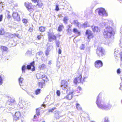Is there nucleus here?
<instances>
[{"label":"nucleus","instance_id":"31","mask_svg":"<svg viewBox=\"0 0 122 122\" xmlns=\"http://www.w3.org/2000/svg\"><path fill=\"white\" fill-rule=\"evenodd\" d=\"M85 48V44H82L81 45L80 48L82 50H84Z\"/></svg>","mask_w":122,"mask_h":122},{"label":"nucleus","instance_id":"18","mask_svg":"<svg viewBox=\"0 0 122 122\" xmlns=\"http://www.w3.org/2000/svg\"><path fill=\"white\" fill-rule=\"evenodd\" d=\"M80 25L82 27L84 28L89 27L90 26V25L89 24L87 21H86L85 22L82 24H80Z\"/></svg>","mask_w":122,"mask_h":122},{"label":"nucleus","instance_id":"50","mask_svg":"<svg viewBox=\"0 0 122 122\" xmlns=\"http://www.w3.org/2000/svg\"><path fill=\"white\" fill-rule=\"evenodd\" d=\"M3 82V80L0 75V85H2V84Z\"/></svg>","mask_w":122,"mask_h":122},{"label":"nucleus","instance_id":"29","mask_svg":"<svg viewBox=\"0 0 122 122\" xmlns=\"http://www.w3.org/2000/svg\"><path fill=\"white\" fill-rule=\"evenodd\" d=\"M63 27V25H59L58 28V31L60 32L61 31Z\"/></svg>","mask_w":122,"mask_h":122},{"label":"nucleus","instance_id":"28","mask_svg":"<svg viewBox=\"0 0 122 122\" xmlns=\"http://www.w3.org/2000/svg\"><path fill=\"white\" fill-rule=\"evenodd\" d=\"M46 67V65L44 64H43L41 65H40L39 66V68L41 70L43 69L44 68H45Z\"/></svg>","mask_w":122,"mask_h":122},{"label":"nucleus","instance_id":"11","mask_svg":"<svg viewBox=\"0 0 122 122\" xmlns=\"http://www.w3.org/2000/svg\"><path fill=\"white\" fill-rule=\"evenodd\" d=\"M12 16L15 20L18 21L20 20V16L17 12H14L12 14Z\"/></svg>","mask_w":122,"mask_h":122},{"label":"nucleus","instance_id":"3","mask_svg":"<svg viewBox=\"0 0 122 122\" xmlns=\"http://www.w3.org/2000/svg\"><path fill=\"white\" fill-rule=\"evenodd\" d=\"M61 87L64 90L67 89L66 92L67 93L68 91L70 90V87H69L68 85V83L66 80H62L61 82Z\"/></svg>","mask_w":122,"mask_h":122},{"label":"nucleus","instance_id":"32","mask_svg":"<svg viewBox=\"0 0 122 122\" xmlns=\"http://www.w3.org/2000/svg\"><path fill=\"white\" fill-rule=\"evenodd\" d=\"M45 27L43 26L40 27L39 28V30L41 32H44L45 30Z\"/></svg>","mask_w":122,"mask_h":122},{"label":"nucleus","instance_id":"43","mask_svg":"<svg viewBox=\"0 0 122 122\" xmlns=\"http://www.w3.org/2000/svg\"><path fill=\"white\" fill-rule=\"evenodd\" d=\"M56 66L57 69H59L60 67V62L59 61H57V63Z\"/></svg>","mask_w":122,"mask_h":122},{"label":"nucleus","instance_id":"4","mask_svg":"<svg viewBox=\"0 0 122 122\" xmlns=\"http://www.w3.org/2000/svg\"><path fill=\"white\" fill-rule=\"evenodd\" d=\"M105 51L102 47H98L97 49V53L98 56H103L105 54Z\"/></svg>","mask_w":122,"mask_h":122},{"label":"nucleus","instance_id":"36","mask_svg":"<svg viewBox=\"0 0 122 122\" xmlns=\"http://www.w3.org/2000/svg\"><path fill=\"white\" fill-rule=\"evenodd\" d=\"M19 83L20 85L21 86V84L22 83V82L23 80V78H22L20 77L19 79Z\"/></svg>","mask_w":122,"mask_h":122},{"label":"nucleus","instance_id":"49","mask_svg":"<svg viewBox=\"0 0 122 122\" xmlns=\"http://www.w3.org/2000/svg\"><path fill=\"white\" fill-rule=\"evenodd\" d=\"M56 109L55 107H53L51 109H49V112H53L54 110Z\"/></svg>","mask_w":122,"mask_h":122},{"label":"nucleus","instance_id":"44","mask_svg":"<svg viewBox=\"0 0 122 122\" xmlns=\"http://www.w3.org/2000/svg\"><path fill=\"white\" fill-rule=\"evenodd\" d=\"M59 10V5L58 4H57L56 6L55 10L57 11H58Z\"/></svg>","mask_w":122,"mask_h":122},{"label":"nucleus","instance_id":"7","mask_svg":"<svg viewBox=\"0 0 122 122\" xmlns=\"http://www.w3.org/2000/svg\"><path fill=\"white\" fill-rule=\"evenodd\" d=\"M49 40L50 41H52V40H56V36L54 35L53 33L48 32V34Z\"/></svg>","mask_w":122,"mask_h":122},{"label":"nucleus","instance_id":"48","mask_svg":"<svg viewBox=\"0 0 122 122\" xmlns=\"http://www.w3.org/2000/svg\"><path fill=\"white\" fill-rule=\"evenodd\" d=\"M68 26L69 27V28L67 30V31L68 33L69 32H70L71 31V30L70 29L71 27V25H68Z\"/></svg>","mask_w":122,"mask_h":122},{"label":"nucleus","instance_id":"10","mask_svg":"<svg viewBox=\"0 0 122 122\" xmlns=\"http://www.w3.org/2000/svg\"><path fill=\"white\" fill-rule=\"evenodd\" d=\"M103 66V63L102 61L98 60L96 61L95 63V66L97 68H99Z\"/></svg>","mask_w":122,"mask_h":122},{"label":"nucleus","instance_id":"15","mask_svg":"<svg viewBox=\"0 0 122 122\" xmlns=\"http://www.w3.org/2000/svg\"><path fill=\"white\" fill-rule=\"evenodd\" d=\"M25 102L21 98H19V102L18 105L19 107L21 108H22L24 107V106L25 104Z\"/></svg>","mask_w":122,"mask_h":122},{"label":"nucleus","instance_id":"16","mask_svg":"<svg viewBox=\"0 0 122 122\" xmlns=\"http://www.w3.org/2000/svg\"><path fill=\"white\" fill-rule=\"evenodd\" d=\"M15 102L14 99L10 98L8 101L6 102V104L7 105H13L14 102Z\"/></svg>","mask_w":122,"mask_h":122},{"label":"nucleus","instance_id":"6","mask_svg":"<svg viewBox=\"0 0 122 122\" xmlns=\"http://www.w3.org/2000/svg\"><path fill=\"white\" fill-rule=\"evenodd\" d=\"M98 13L99 15L101 16H107V13L105 9L103 8H101L99 9Z\"/></svg>","mask_w":122,"mask_h":122},{"label":"nucleus","instance_id":"40","mask_svg":"<svg viewBox=\"0 0 122 122\" xmlns=\"http://www.w3.org/2000/svg\"><path fill=\"white\" fill-rule=\"evenodd\" d=\"M6 12H7V18L8 19H10L11 17V16L9 14L10 12L8 11H7Z\"/></svg>","mask_w":122,"mask_h":122},{"label":"nucleus","instance_id":"39","mask_svg":"<svg viewBox=\"0 0 122 122\" xmlns=\"http://www.w3.org/2000/svg\"><path fill=\"white\" fill-rule=\"evenodd\" d=\"M41 90L40 89H38L35 91V93L36 95H37L40 94Z\"/></svg>","mask_w":122,"mask_h":122},{"label":"nucleus","instance_id":"5","mask_svg":"<svg viewBox=\"0 0 122 122\" xmlns=\"http://www.w3.org/2000/svg\"><path fill=\"white\" fill-rule=\"evenodd\" d=\"M83 82L84 81L83 80H82V76L81 74H80L79 76L75 78L74 80V82L76 84L80 83L83 84Z\"/></svg>","mask_w":122,"mask_h":122},{"label":"nucleus","instance_id":"38","mask_svg":"<svg viewBox=\"0 0 122 122\" xmlns=\"http://www.w3.org/2000/svg\"><path fill=\"white\" fill-rule=\"evenodd\" d=\"M26 69V66L25 65H23L22 66L21 68V70L22 72L25 73V70Z\"/></svg>","mask_w":122,"mask_h":122},{"label":"nucleus","instance_id":"26","mask_svg":"<svg viewBox=\"0 0 122 122\" xmlns=\"http://www.w3.org/2000/svg\"><path fill=\"white\" fill-rule=\"evenodd\" d=\"M68 20V18L67 16H65L64 18L63 21L64 23L65 24H67V22Z\"/></svg>","mask_w":122,"mask_h":122},{"label":"nucleus","instance_id":"45","mask_svg":"<svg viewBox=\"0 0 122 122\" xmlns=\"http://www.w3.org/2000/svg\"><path fill=\"white\" fill-rule=\"evenodd\" d=\"M23 22L25 24H26L27 22V20L25 19H23L22 20Z\"/></svg>","mask_w":122,"mask_h":122},{"label":"nucleus","instance_id":"62","mask_svg":"<svg viewBox=\"0 0 122 122\" xmlns=\"http://www.w3.org/2000/svg\"><path fill=\"white\" fill-rule=\"evenodd\" d=\"M120 58L121 57H122V52H121L120 53Z\"/></svg>","mask_w":122,"mask_h":122},{"label":"nucleus","instance_id":"41","mask_svg":"<svg viewBox=\"0 0 122 122\" xmlns=\"http://www.w3.org/2000/svg\"><path fill=\"white\" fill-rule=\"evenodd\" d=\"M43 55L42 52L41 51H40L38 52L36 54L37 56L38 55L40 56H42Z\"/></svg>","mask_w":122,"mask_h":122},{"label":"nucleus","instance_id":"19","mask_svg":"<svg viewBox=\"0 0 122 122\" xmlns=\"http://www.w3.org/2000/svg\"><path fill=\"white\" fill-rule=\"evenodd\" d=\"M25 5L29 11H30L31 9L32 8V6H31V4H29L28 3L25 2Z\"/></svg>","mask_w":122,"mask_h":122},{"label":"nucleus","instance_id":"64","mask_svg":"<svg viewBox=\"0 0 122 122\" xmlns=\"http://www.w3.org/2000/svg\"><path fill=\"white\" fill-rule=\"evenodd\" d=\"M26 53L27 54H29V53H31V52L30 51H27Z\"/></svg>","mask_w":122,"mask_h":122},{"label":"nucleus","instance_id":"12","mask_svg":"<svg viewBox=\"0 0 122 122\" xmlns=\"http://www.w3.org/2000/svg\"><path fill=\"white\" fill-rule=\"evenodd\" d=\"M0 49L2 52V55L6 54L8 52V48L6 46H1Z\"/></svg>","mask_w":122,"mask_h":122},{"label":"nucleus","instance_id":"22","mask_svg":"<svg viewBox=\"0 0 122 122\" xmlns=\"http://www.w3.org/2000/svg\"><path fill=\"white\" fill-rule=\"evenodd\" d=\"M52 47L53 46H50L48 47L46 52V54L47 56V55H49V51L51 50V48H52Z\"/></svg>","mask_w":122,"mask_h":122},{"label":"nucleus","instance_id":"30","mask_svg":"<svg viewBox=\"0 0 122 122\" xmlns=\"http://www.w3.org/2000/svg\"><path fill=\"white\" fill-rule=\"evenodd\" d=\"M73 31L75 33L78 34V35H80V32L78 31L77 29L76 28H74L73 29Z\"/></svg>","mask_w":122,"mask_h":122},{"label":"nucleus","instance_id":"51","mask_svg":"<svg viewBox=\"0 0 122 122\" xmlns=\"http://www.w3.org/2000/svg\"><path fill=\"white\" fill-rule=\"evenodd\" d=\"M56 93L58 96H59L60 95V91L58 90L56 92Z\"/></svg>","mask_w":122,"mask_h":122},{"label":"nucleus","instance_id":"17","mask_svg":"<svg viewBox=\"0 0 122 122\" xmlns=\"http://www.w3.org/2000/svg\"><path fill=\"white\" fill-rule=\"evenodd\" d=\"M54 116L56 119H59L61 117V112L58 111H56L54 112Z\"/></svg>","mask_w":122,"mask_h":122},{"label":"nucleus","instance_id":"21","mask_svg":"<svg viewBox=\"0 0 122 122\" xmlns=\"http://www.w3.org/2000/svg\"><path fill=\"white\" fill-rule=\"evenodd\" d=\"M36 76L38 79H39L40 78H46L47 77L45 75H41L39 73H37L36 74Z\"/></svg>","mask_w":122,"mask_h":122},{"label":"nucleus","instance_id":"9","mask_svg":"<svg viewBox=\"0 0 122 122\" xmlns=\"http://www.w3.org/2000/svg\"><path fill=\"white\" fill-rule=\"evenodd\" d=\"M35 62L33 61L30 63V65H27L26 66V69L28 70H30L31 69V67H32L33 68L32 69V71H34L35 70V67L34 66Z\"/></svg>","mask_w":122,"mask_h":122},{"label":"nucleus","instance_id":"55","mask_svg":"<svg viewBox=\"0 0 122 122\" xmlns=\"http://www.w3.org/2000/svg\"><path fill=\"white\" fill-rule=\"evenodd\" d=\"M3 15H0V22L2 20Z\"/></svg>","mask_w":122,"mask_h":122},{"label":"nucleus","instance_id":"25","mask_svg":"<svg viewBox=\"0 0 122 122\" xmlns=\"http://www.w3.org/2000/svg\"><path fill=\"white\" fill-rule=\"evenodd\" d=\"M37 3V5H38L39 7L41 8L43 5V4L40 0H39L36 2Z\"/></svg>","mask_w":122,"mask_h":122},{"label":"nucleus","instance_id":"1","mask_svg":"<svg viewBox=\"0 0 122 122\" xmlns=\"http://www.w3.org/2000/svg\"><path fill=\"white\" fill-rule=\"evenodd\" d=\"M104 21V22L101 24L102 26H105V28L103 32L104 36L105 38H109L112 35L113 29L111 27L108 26L109 22L108 20H105Z\"/></svg>","mask_w":122,"mask_h":122},{"label":"nucleus","instance_id":"58","mask_svg":"<svg viewBox=\"0 0 122 122\" xmlns=\"http://www.w3.org/2000/svg\"><path fill=\"white\" fill-rule=\"evenodd\" d=\"M29 30L30 32H31L33 31V29L31 27H30L29 29Z\"/></svg>","mask_w":122,"mask_h":122},{"label":"nucleus","instance_id":"63","mask_svg":"<svg viewBox=\"0 0 122 122\" xmlns=\"http://www.w3.org/2000/svg\"><path fill=\"white\" fill-rule=\"evenodd\" d=\"M31 0L34 2H35V3L37 1V0Z\"/></svg>","mask_w":122,"mask_h":122},{"label":"nucleus","instance_id":"54","mask_svg":"<svg viewBox=\"0 0 122 122\" xmlns=\"http://www.w3.org/2000/svg\"><path fill=\"white\" fill-rule=\"evenodd\" d=\"M30 96H31L32 98L34 97V96L32 94V93H27Z\"/></svg>","mask_w":122,"mask_h":122},{"label":"nucleus","instance_id":"14","mask_svg":"<svg viewBox=\"0 0 122 122\" xmlns=\"http://www.w3.org/2000/svg\"><path fill=\"white\" fill-rule=\"evenodd\" d=\"M85 34L86 35H88L87 38L88 39H89L92 37V32L89 30H86Z\"/></svg>","mask_w":122,"mask_h":122},{"label":"nucleus","instance_id":"24","mask_svg":"<svg viewBox=\"0 0 122 122\" xmlns=\"http://www.w3.org/2000/svg\"><path fill=\"white\" fill-rule=\"evenodd\" d=\"M38 84L39 87L41 88H44L45 86V83L43 82L42 83L41 82H39Z\"/></svg>","mask_w":122,"mask_h":122},{"label":"nucleus","instance_id":"8","mask_svg":"<svg viewBox=\"0 0 122 122\" xmlns=\"http://www.w3.org/2000/svg\"><path fill=\"white\" fill-rule=\"evenodd\" d=\"M21 115V114L19 112H16L15 115L13 116L14 120L16 121L18 120Z\"/></svg>","mask_w":122,"mask_h":122},{"label":"nucleus","instance_id":"20","mask_svg":"<svg viewBox=\"0 0 122 122\" xmlns=\"http://www.w3.org/2000/svg\"><path fill=\"white\" fill-rule=\"evenodd\" d=\"M91 27L93 31L94 32H97L99 31H100L99 29L97 26H96L94 25H92L91 26Z\"/></svg>","mask_w":122,"mask_h":122},{"label":"nucleus","instance_id":"34","mask_svg":"<svg viewBox=\"0 0 122 122\" xmlns=\"http://www.w3.org/2000/svg\"><path fill=\"white\" fill-rule=\"evenodd\" d=\"M5 32L4 29L3 28H2L0 30V35H3L4 34Z\"/></svg>","mask_w":122,"mask_h":122},{"label":"nucleus","instance_id":"37","mask_svg":"<svg viewBox=\"0 0 122 122\" xmlns=\"http://www.w3.org/2000/svg\"><path fill=\"white\" fill-rule=\"evenodd\" d=\"M76 108L78 110H81V108L80 104L78 103L76 104Z\"/></svg>","mask_w":122,"mask_h":122},{"label":"nucleus","instance_id":"53","mask_svg":"<svg viewBox=\"0 0 122 122\" xmlns=\"http://www.w3.org/2000/svg\"><path fill=\"white\" fill-rule=\"evenodd\" d=\"M117 72L118 74H119L121 72L120 69H118L117 70Z\"/></svg>","mask_w":122,"mask_h":122},{"label":"nucleus","instance_id":"46","mask_svg":"<svg viewBox=\"0 0 122 122\" xmlns=\"http://www.w3.org/2000/svg\"><path fill=\"white\" fill-rule=\"evenodd\" d=\"M56 46L58 47H59L60 44V42L58 41L56 42Z\"/></svg>","mask_w":122,"mask_h":122},{"label":"nucleus","instance_id":"60","mask_svg":"<svg viewBox=\"0 0 122 122\" xmlns=\"http://www.w3.org/2000/svg\"><path fill=\"white\" fill-rule=\"evenodd\" d=\"M78 89H79L80 91H81V88L80 86H78Z\"/></svg>","mask_w":122,"mask_h":122},{"label":"nucleus","instance_id":"59","mask_svg":"<svg viewBox=\"0 0 122 122\" xmlns=\"http://www.w3.org/2000/svg\"><path fill=\"white\" fill-rule=\"evenodd\" d=\"M45 102L43 103L41 105L42 106L44 107H45V106H46V104H45Z\"/></svg>","mask_w":122,"mask_h":122},{"label":"nucleus","instance_id":"42","mask_svg":"<svg viewBox=\"0 0 122 122\" xmlns=\"http://www.w3.org/2000/svg\"><path fill=\"white\" fill-rule=\"evenodd\" d=\"M40 109L39 108L36 109V114L38 116L40 115Z\"/></svg>","mask_w":122,"mask_h":122},{"label":"nucleus","instance_id":"23","mask_svg":"<svg viewBox=\"0 0 122 122\" xmlns=\"http://www.w3.org/2000/svg\"><path fill=\"white\" fill-rule=\"evenodd\" d=\"M89 76V73L88 72H85L83 76V81H85V80L86 79H87Z\"/></svg>","mask_w":122,"mask_h":122},{"label":"nucleus","instance_id":"27","mask_svg":"<svg viewBox=\"0 0 122 122\" xmlns=\"http://www.w3.org/2000/svg\"><path fill=\"white\" fill-rule=\"evenodd\" d=\"M73 23L74 25L77 27H79V23L77 20H74L73 21Z\"/></svg>","mask_w":122,"mask_h":122},{"label":"nucleus","instance_id":"56","mask_svg":"<svg viewBox=\"0 0 122 122\" xmlns=\"http://www.w3.org/2000/svg\"><path fill=\"white\" fill-rule=\"evenodd\" d=\"M90 47H87L86 48V51H90Z\"/></svg>","mask_w":122,"mask_h":122},{"label":"nucleus","instance_id":"52","mask_svg":"<svg viewBox=\"0 0 122 122\" xmlns=\"http://www.w3.org/2000/svg\"><path fill=\"white\" fill-rule=\"evenodd\" d=\"M41 38V36L40 35H38L37 36V38L38 40H40Z\"/></svg>","mask_w":122,"mask_h":122},{"label":"nucleus","instance_id":"33","mask_svg":"<svg viewBox=\"0 0 122 122\" xmlns=\"http://www.w3.org/2000/svg\"><path fill=\"white\" fill-rule=\"evenodd\" d=\"M102 122H110L108 119V118L107 117H106L102 121Z\"/></svg>","mask_w":122,"mask_h":122},{"label":"nucleus","instance_id":"2","mask_svg":"<svg viewBox=\"0 0 122 122\" xmlns=\"http://www.w3.org/2000/svg\"><path fill=\"white\" fill-rule=\"evenodd\" d=\"M96 103L99 108L102 110H109L112 106L110 104H108L107 105L105 104L102 100L101 98L100 97V94L97 97Z\"/></svg>","mask_w":122,"mask_h":122},{"label":"nucleus","instance_id":"61","mask_svg":"<svg viewBox=\"0 0 122 122\" xmlns=\"http://www.w3.org/2000/svg\"><path fill=\"white\" fill-rule=\"evenodd\" d=\"M51 61H49V63H48L49 64L51 65Z\"/></svg>","mask_w":122,"mask_h":122},{"label":"nucleus","instance_id":"13","mask_svg":"<svg viewBox=\"0 0 122 122\" xmlns=\"http://www.w3.org/2000/svg\"><path fill=\"white\" fill-rule=\"evenodd\" d=\"M67 93H68L69 94L64 97V99L69 100H71L72 98V95L73 92H70V90Z\"/></svg>","mask_w":122,"mask_h":122},{"label":"nucleus","instance_id":"47","mask_svg":"<svg viewBox=\"0 0 122 122\" xmlns=\"http://www.w3.org/2000/svg\"><path fill=\"white\" fill-rule=\"evenodd\" d=\"M42 80H43L44 81V82L45 83V81H48V79L47 78V77H46V78H41Z\"/></svg>","mask_w":122,"mask_h":122},{"label":"nucleus","instance_id":"57","mask_svg":"<svg viewBox=\"0 0 122 122\" xmlns=\"http://www.w3.org/2000/svg\"><path fill=\"white\" fill-rule=\"evenodd\" d=\"M61 52V51L60 48L58 49V53L59 54H60Z\"/></svg>","mask_w":122,"mask_h":122},{"label":"nucleus","instance_id":"35","mask_svg":"<svg viewBox=\"0 0 122 122\" xmlns=\"http://www.w3.org/2000/svg\"><path fill=\"white\" fill-rule=\"evenodd\" d=\"M18 36H19L18 34H10L9 35V36L11 38H13V37H14L15 36L18 37Z\"/></svg>","mask_w":122,"mask_h":122}]
</instances>
